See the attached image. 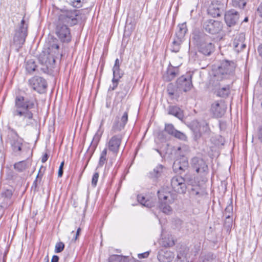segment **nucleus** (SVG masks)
<instances>
[{"label": "nucleus", "instance_id": "nucleus-51", "mask_svg": "<svg viewBox=\"0 0 262 262\" xmlns=\"http://www.w3.org/2000/svg\"><path fill=\"white\" fill-rule=\"evenodd\" d=\"M59 256L56 255H54L52 258L51 262H59Z\"/></svg>", "mask_w": 262, "mask_h": 262}, {"label": "nucleus", "instance_id": "nucleus-31", "mask_svg": "<svg viewBox=\"0 0 262 262\" xmlns=\"http://www.w3.org/2000/svg\"><path fill=\"white\" fill-rule=\"evenodd\" d=\"M183 41V40L179 39L175 37L172 42L171 51L175 53L178 52L180 49L181 45Z\"/></svg>", "mask_w": 262, "mask_h": 262}, {"label": "nucleus", "instance_id": "nucleus-35", "mask_svg": "<svg viewBox=\"0 0 262 262\" xmlns=\"http://www.w3.org/2000/svg\"><path fill=\"white\" fill-rule=\"evenodd\" d=\"M36 65L32 59L28 60L26 63V69L28 72L31 73L36 70Z\"/></svg>", "mask_w": 262, "mask_h": 262}, {"label": "nucleus", "instance_id": "nucleus-37", "mask_svg": "<svg viewBox=\"0 0 262 262\" xmlns=\"http://www.w3.org/2000/svg\"><path fill=\"white\" fill-rule=\"evenodd\" d=\"M113 77L120 79L123 75V73L121 71L120 66H114L113 68Z\"/></svg>", "mask_w": 262, "mask_h": 262}, {"label": "nucleus", "instance_id": "nucleus-10", "mask_svg": "<svg viewBox=\"0 0 262 262\" xmlns=\"http://www.w3.org/2000/svg\"><path fill=\"white\" fill-rule=\"evenodd\" d=\"M123 137L122 134L113 136L106 144L107 150L112 152L114 156L117 155Z\"/></svg>", "mask_w": 262, "mask_h": 262}, {"label": "nucleus", "instance_id": "nucleus-44", "mask_svg": "<svg viewBox=\"0 0 262 262\" xmlns=\"http://www.w3.org/2000/svg\"><path fill=\"white\" fill-rule=\"evenodd\" d=\"M174 137L183 141H186L187 138L185 134L178 130L174 134Z\"/></svg>", "mask_w": 262, "mask_h": 262}, {"label": "nucleus", "instance_id": "nucleus-26", "mask_svg": "<svg viewBox=\"0 0 262 262\" xmlns=\"http://www.w3.org/2000/svg\"><path fill=\"white\" fill-rule=\"evenodd\" d=\"M187 31V29L186 23L179 24L178 26V30L176 32L175 37L179 39L183 40Z\"/></svg>", "mask_w": 262, "mask_h": 262}, {"label": "nucleus", "instance_id": "nucleus-55", "mask_svg": "<svg viewBox=\"0 0 262 262\" xmlns=\"http://www.w3.org/2000/svg\"><path fill=\"white\" fill-rule=\"evenodd\" d=\"M98 178H99V173L98 172H96L94 174L92 180H98Z\"/></svg>", "mask_w": 262, "mask_h": 262}, {"label": "nucleus", "instance_id": "nucleus-4", "mask_svg": "<svg viewBox=\"0 0 262 262\" xmlns=\"http://www.w3.org/2000/svg\"><path fill=\"white\" fill-rule=\"evenodd\" d=\"M236 67L235 63L233 61H223L220 66L214 71V77L217 81L228 79L233 76Z\"/></svg>", "mask_w": 262, "mask_h": 262}, {"label": "nucleus", "instance_id": "nucleus-8", "mask_svg": "<svg viewBox=\"0 0 262 262\" xmlns=\"http://www.w3.org/2000/svg\"><path fill=\"white\" fill-rule=\"evenodd\" d=\"M128 120V111L121 106L120 109L112 127L111 132L116 133L123 129Z\"/></svg>", "mask_w": 262, "mask_h": 262}, {"label": "nucleus", "instance_id": "nucleus-62", "mask_svg": "<svg viewBox=\"0 0 262 262\" xmlns=\"http://www.w3.org/2000/svg\"><path fill=\"white\" fill-rule=\"evenodd\" d=\"M258 82L260 86L262 88V74L259 76Z\"/></svg>", "mask_w": 262, "mask_h": 262}, {"label": "nucleus", "instance_id": "nucleus-33", "mask_svg": "<svg viewBox=\"0 0 262 262\" xmlns=\"http://www.w3.org/2000/svg\"><path fill=\"white\" fill-rule=\"evenodd\" d=\"M191 195L193 197L198 203H200L202 199L205 196V193L203 191L199 192L192 189L191 192Z\"/></svg>", "mask_w": 262, "mask_h": 262}, {"label": "nucleus", "instance_id": "nucleus-34", "mask_svg": "<svg viewBox=\"0 0 262 262\" xmlns=\"http://www.w3.org/2000/svg\"><path fill=\"white\" fill-rule=\"evenodd\" d=\"M188 249L186 248H181L178 252L176 259H183V261L187 259V255L188 253Z\"/></svg>", "mask_w": 262, "mask_h": 262}, {"label": "nucleus", "instance_id": "nucleus-45", "mask_svg": "<svg viewBox=\"0 0 262 262\" xmlns=\"http://www.w3.org/2000/svg\"><path fill=\"white\" fill-rule=\"evenodd\" d=\"M175 86L172 84L169 83L167 86V92L170 96L174 94Z\"/></svg>", "mask_w": 262, "mask_h": 262}, {"label": "nucleus", "instance_id": "nucleus-56", "mask_svg": "<svg viewBox=\"0 0 262 262\" xmlns=\"http://www.w3.org/2000/svg\"><path fill=\"white\" fill-rule=\"evenodd\" d=\"M258 52L259 56L262 58V44L259 46L258 48Z\"/></svg>", "mask_w": 262, "mask_h": 262}, {"label": "nucleus", "instance_id": "nucleus-59", "mask_svg": "<svg viewBox=\"0 0 262 262\" xmlns=\"http://www.w3.org/2000/svg\"><path fill=\"white\" fill-rule=\"evenodd\" d=\"M42 168H43V167H41V168L40 169V170H39L38 173V174H37V176H36V179L39 178V179H41L42 178H41V176H42V174L41 173V169H42Z\"/></svg>", "mask_w": 262, "mask_h": 262}, {"label": "nucleus", "instance_id": "nucleus-42", "mask_svg": "<svg viewBox=\"0 0 262 262\" xmlns=\"http://www.w3.org/2000/svg\"><path fill=\"white\" fill-rule=\"evenodd\" d=\"M120 87L123 90L121 92H118V95H119L121 98H123L127 94L129 91V87L127 84H125L124 85L122 84L120 86Z\"/></svg>", "mask_w": 262, "mask_h": 262}, {"label": "nucleus", "instance_id": "nucleus-63", "mask_svg": "<svg viewBox=\"0 0 262 262\" xmlns=\"http://www.w3.org/2000/svg\"><path fill=\"white\" fill-rule=\"evenodd\" d=\"M114 66H120L119 59L117 58L115 60V64Z\"/></svg>", "mask_w": 262, "mask_h": 262}, {"label": "nucleus", "instance_id": "nucleus-30", "mask_svg": "<svg viewBox=\"0 0 262 262\" xmlns=\"http://www.w3.org/2000/svg\"><path fill=\"white\" fill-rule=\"evenodd\" d=\"M216 95L221 97H226L230 94V87L229 85L219 89L216 91Z\"/></svg>", "mask_w": 262, "mask_h": 262}, {"label": "nucleus", "instance_id": "nucleus-7", "mask_svg": "<svg viewBox=\"0 0 262 262\" xmlns=\"http://www.w3.org/2000/svg\"><path fill=\"white\" fill-rule=\"evenodd\" d=\"M191 166L201 178H206L209 169L208 165L203 159L198 157H193L191 160Z\"/></svg>", "mask_w": 262, "mask_h": 262}, {"label": "nucleus", "instance_id": "nucleus-64", "mask_svg": "<svg viewBox=\"0 0 262 262\" xmlns=\"http://www.w3.org/2000/svg\"><path fill=\"white\" fill-rule=\"evenodd\" d=\"M98 181H92L91 182V185L93 187H95L97 185Z\"/></svg>", "mask_w": 262, "mask_h": 262}, {"label": "nucleus", "instance_id": "nucleus-57", "mask_svg": "<svg viewBox=\"0 0 262 262\" xmlns=\"http://www.w3.org/2000/svg\"><path fill=\"white\" fill-rule=\"evenodd\" d=\"M63 174V168L61 167L59 168L58 172V177L59 178L61 177Z\"/></svg>", "mask_w": 262, "mask_h": 262}, {"label": "nucleus", "instance_id": "nucleus-11", "mask_svg": "<svg viewBox=\"0 0 262 262\" xmlns=\"http://www.w3.org/2000/svg\"><path fill=\"white\" fill-rule=\"evenodd\" d=\"M203 27L208 33L216 34L222 30L223 24L220 21L210 19L203 23Z\"/></svg>", "mask_w": 262, "mask_h": 262}, {"label": "nucleus", "instance_id": "nucleus-32", "mask_svg": "<svg viewBox=\"0 0 262 262\" xmlns=\"http://www.w3.org/2000/svg\"><path fill=\"white\" fill-rule=\"evenodd\" d=\"M203 126L198 121H193L192 122V126H193V132L197 133H201L204 130V128H207V124L205 122L203 124Z\"/></svg>", "mask_w": 262, "mask_h": 262}, {"label": "nucleus", "instance_id": "nucleus-29", "mask_svg": "<svg viewBox=\"0 0 262 262\" xmlns=\"http://www.w3.org/2000/svg\"><path fill=\"white\" fill-rule=\"evenodd\" d=\"M175 244L173 238L171 236H168L163 238L160 242V245L164 248L173 247Z\"/></svg>", "mask_w": 262, "mask_h": 262}, {"label": "nucleus", "instance_id": "nucleus-36", "mask_svg": "<svg viewBox=\"0 0 262 262\" xmlns=\"http://www.w3.org/2000/svg\"><path fill=\"white\" fill-rule=\"evenodd\" d=\"M107 148H104L101 153L99 161V166H102L106 161V156H107Z\"/></svg>", "mask_w": 262, "mask_h": 262}, {"label": "nucleus", "instance_id": "nucleus-14", "mask_svg": "<svg viewBox=\"0 0 262 262\" xmlns=\"http://www.w3.org/2000/svg\"><path fill=\"white\" fill-rule=\"evenodd\" d=\"M226 112V107L224 102L222 101H217L213 103L211 107V112L216 118L221 117Z\"/></svg>", "mask_w": 262, "mask_h": 262}, {"label": "nucleus", "instance_id": "nucleus-2", "mask_svg": "<svg viewBox=\"0 0 262 262\" xmlns=\"http://www.w3.org/2000/svg\"><path fill=\"white\" fill-rule=\"evenodd\" d=\"M35 99H28L24 97L18 95L15 99V106L13 111V115L29 125L33 119L32 109L35 107Z\"/></svg>", "mask_w": 262, "mask_h": 262}, {"label": "nucleus", "instance_id": "nucleus-38", "mask_svg": "<svg viewBox=\"0 0 262 262\" xmlns=\"http://www.w3.org/2000/svg\"><path fill=\"white\" fill-rule=\"evenodd\" d=\"M233 214V205L232 203L230 202L225 209L223 213V215L225 216H232Z\"/></svg>", "mask_w": 262, "mask_h": 262}, {"label": "nucleus", "instance_id": "nucleus-40", "mask_svg": "<svg viewBox=\"0 0 262 262\" xmlns=\"http://www.w3.org/2000/svg\"><path fill=\"white\" fill-rule=\"evenodd\" d=\"M232 5L235 7L244 8L246 3L245 0H232Z\"/></svg>", "mask_w": 262, "mask_h": 262}, {"label": "nucleus", "instance_id": "nucleus-20", "mask_svg": "<svg viewBox=\"0 0 262 262\" xmlns=\"http://www.w3.org/2000/svg\"><path fill=\"white\" fill-rule=\"evenodd\" d=\"M167 172V168L161 164H158L152 171L150 172V178L158 179L165 176Z\"/></svg>", "mask_w": 262, "mask_h": 262}, {"label": "nucleus", "instance_id": "nucleus-13", "mask_svg": "<svg viewBox=\"0 0 262 262\" xmlns=\"http://www.w3.org/2000/svg\"><path fill=\"white\" fill-rule=\"evenodd\" d=\"M224 5L219 1L212 2L208 9V13L213 17H218L224 12Z\"/></svg>", "mask_w": 262, "mask_h": 262}, {"label": "nucleus", "instance_id": "nucleus-9", "mask_svg": "<svg viewBox=\"0 0 262 262\" xmlns=\"http://www.w3.org/2000/svg\"><path fill=\"white\" fill-rule=\"evenodd\" d=\"M28 25L24 19H22L18 30H16L13 37V44L17 49L20 48L24 45L26 37L27 36Z\"/></svg>", "mask_w": 262, "mask_h": 262}, {"label": "nucleus", "instance_id": "nucleus-18", "mask_svg": "<svg viewBox=\"0 0 262 262\" xmlns=\"http://www.w3.org/2000/svg\"><path fill=\"white\" fill-rule=\"evenodd\" d=\"M245 39V35L244 33H240L236 36L233 42V46L236 52H239L246 48Z\"/></svg>", "mask_w": 262, "mask_h": 262}, {"label": "nucleus", "instance_id": "nucleus-12", "mask_svg": "<svg viewBox=\"0 0 262 262\" xmlns=\"http://www.w3.org/2000/svg\"><path fill=\"white\" fill-rule=\"evenodd\" d=\"M30 86L39 93H43L46 92L47 86V82L45 79L38 76H35L29 80Z\"/></svg>", "mask_w": 262, "mask_h": 262}, {"label": "nucleus", "instance_id": "nucleus-60", "mask_svg": "<svg viewBox=\"0 0 262 262\" xmlns=\"http://www.w3.org/2000/svg\"><path fill=\"white\" fill-rule=\"evenodd\" d=\"M40 182L41 181H34L32 186V188L34 187V189H36L38 185V182L40 183Z\"/></svg>", "mask_w": 262, "mask_h": 262}, {"label": "nucleus", "instance_id": "nucleus-25", "mask_svg": "<svg viewBox=\"0 0 262 262\" xmlns=\"http://www.w3.org/2000/svg\"><path fill=\"white\" fill-rule=\"evenodd\" d=\"M13 194L12 189H6L2 193V197L4 199V207H7L11 205L13 203L11 198Z\"/></svg>", "mask_w": 262, "mask_h": 262}, {"label": "nucleus", "instance_id": "nucleus-58", "mask_svg": "<svg viewBox=\"0 0 262 262\" xmlns=\"http://www.w3.org/2000/svg\"><path fill=\"white\" fill-rule=\"evenodd\" d=\"M81 232V228L80 227H79L77 230V231H76V236H75V240H76L78 236H79L80 233Z\"/></svg>", "mask_w": 262, "mask_h": 262}, {"label": "nucleus", "instance_id": "nucleus-47", "mask_svg": "<svg viewBox=\"0 0 262 262\" xmlns=\"http://www.w3.org/2000/svg\"><path fill=\"white\" fill-rule=\"evenodd\" d=\"M119 79L113 77L112 79V85H110L109 90H114L118 85V81Z\"/></svg>", "mask_w": 262, "mask_h": 262}, {"label": "nucleus", "instance_id": "nucleus-27", "mask_svg": "<svg viewBox=\"0 0 262 262\" xmlns=\"http://www.w3.org/2000/svg\"><path fill=\"white\" fill-rule=\"evenodd\" d=\"M168 114L173 115L180 120H182L184 117L183 111L179 107L175 106L169 107Z\"/></svg>", "mask_w": 262, "mask_h": 262}, {"label": "nucleus", "instance_id": "nucleus-53", "mask_svg": "<svg viewBox=\"0 0 262 262\" xmlns=\"http://www.w3.org/2000/svg\"><path fill=\"white\" fill-rule=\"evenodd\" d=\"M257 12L259 13V16L262 17V3L258 7Z\"/></svg>", "mask_w": 262, "mask_h": 262}, {"label": "nucleus", "instance_id": "nucleus-48", "mask_svg": "<svg viewBox=\"0 0 262 262\" xmlns=\"http://www.w3.org/2000/svg\"><path fill=\"white\" fill-rule=\"evenodd\" d=\"M256 136L259 141L262 143V126L259 127Z\"/></svg>", "mask_w": 262, "mask_h": 262}, {"label": "nucleus", "instance_id": "nucleus-22", "mask_svg": "<svg viewBox=\"0 0 262 262\" xmlns=\"http://www.w3.org/2000/svg\"><path fill=\"white\" fill-rule=\"evenodd\" d=\"M15 137L11 142V146L14 152L20 151L21 146L24 142V139L19 137L16 132H15Z\"/></svg>", "mask_w": 262, "mask_h": 262}, {"label": "nucleus", "instance_id": "nucleus-61", "mask_svg": "<svg viewBox=\"0 0 262 262\" xmlns=\"http://www.w3.org/2000/svg\"><path fill=\"white\" fill-rule=\"evenodd\" d=\"M174 262H189L188 259H185V261H183V259H176Z\"/></svg>", "mask_w": 262, "mask_h": 262}, {"label": "nucleus", "instance_id": "nucleus-41", "mask_svg": "<svg viewBox=\"0 0 262 262\" xmlns=\"http://www.w3.org/2000/svg\"><path fill=\"white\" fill-rule=\"evenodd\" d=\"M123 258V257L121 255H112L108 257V261L109 262H120Z\"/></svg>", "mask_w": 262, "mask_h": 262}, {"label": "nucleus", "instance_id": "nucleus-16", "mask_svg": "<svg viewBox=\"0 0 262 262\" xmlns=\"http://www.w3.org/2000/svg\"><path fill=\"white\" fill-rule=\"evenodd\" d=\"M174 257V253L166 248L160 249L157 255V258L160 262H171Z\"/></svg>", "mask_w": 262, "mask_h": 262}, {"label": "nucleus", "instance_id": "nucleus-24", "mask_svg": "<svg viewBox=\"0 0 262 262\" xmlns=\"http://www.w3.org/2000/svg\"><path fill=\"white\" fill-rule=\"evenodd\" d=\"M170 183L174 191L179 193H185L187 187L184 182H180L179 181H170Z\"/></svg>", "mask_w": 262, "mask_h": 262}, {"label": "nucleus", "instance_id": "nucleus-6", "mask_svg": "<svg viewBox=\"0 0 262 262\" xmlns=\"http://www.w3.org/2000/svg\"><path fill=\"white\" fill-rule=\"evenodd\" d=\"M208 38V36L203 33H194L193 36V39L196 40L199 52L205 56H209L214 49V45L207 41Z\"/></svg>", "mask_w": 262, "mask_h": 262}, {"label": "nucleus", "instance_id": "nucleus-52", "mask_svg": "<svg viewBox=\"0 0 262 262\" xmlns=\"http://www.w3.org/2000/svg\"><path fill=\"white\" fill-rule=\"evenodd\" d=\"M48 157H49V156L48 155V154L46 153L42 157V159H41V162L42 163H45L46 162L48 159Z\"/></svg>", "mask_w": 262, "mask_h": 262}, {"label": "nucleus", "instance_id": "nucleus-50", "mask_svg": "<svg viewBox=\"0 0 262 262\" xmlns=\"http://www.w3.org/2000/svg\"><path fill=\"white\" fill-rule=\"evenodd\" d=\"M73 3L76 7H79L81 5V0H74Z\"/></svg>", "mask_w": 262, "mask_h": 262}, {"label": "nucleus", "instance_id": "nucleus-1", "mask_svg": "<svg viewBox=\"0 0 262 262\" xmlns=\"http://www.w3.org/2000/svg\"><path fill=\"white\" fill-rule=\"evenodd\" d=\"M78 10H66L62 12L58 18L56 28V34L61 41L69 42L71 40V35L67 25L73 26L78 23L79 18Z\"/></svg>", "mask_w": 262, "mask_h": 262}, {"label": "nucleus", "instance_id": "nucleus-23", "mask_svg": "<svg viewBox=\"0 0 262 262\" xmlns=\"http://www.w3.org/2000/svg\"><path fill=\"white\" fill-rule=\"evenodd\" d=\"M178 73L179 70L177 67L171 66V67L168 68L166 74L164 76V78L166 81H171L178 75Z\"/></svg>", "mask_w": 262, "mask_h": 262}, {"label": "nucleus", "instance_id": "nucleus-49", "mask_svg": "<svg viewBox=\"0 0 262 262\" xmlns=\"http://www.w3.org/2000/svg\"><path fill=\"white\" fill-rule=\"evenodd\" d=\"M149 252L148 251L145 252L143 253H140L138 254V257L139 258H147L149 255Z\"/></svg>", "mask_w": 262, "mask_h": 262}, {"label": "nucleus", "instance_id": "nucleus-46", "mask_svg": "<svg viewBox=\"0 0 262 262\" xmlns=\"http://www.w3.org/2000/svg\"><path fill=\"white\" fill-rule=\"evenodd\" d=\"M226 218L224 225L225 226L230 228L232 226V216H225Z\"/></svg>", "mask_w": 262, "mask_h": 262}, {"label": "nucleus", "instance_id": "nucleus-54", "mask_svg": "<svg viewBox=\"0 0 262 262\" xmlns=\"http://www.w3.org/2000/svg\"><path fill=\"white\" fill-rule=\"evenodd\" d=\"M208 260V259H207L206 257L201 256L199 258L198 262H207Z\"/></svg>", "mask_w": 262, "mask_h": 262}, {"label": "nucleus", "instance_id": "nucleus-5", "mask_svg": "<svg viewBox=\"0 0 262 262\" xmlns=\"http://www.w3.org/2000/svg\"><path fill=\"white\" fill-rule=\"evenodd\" d=\"M159 199V207L165 214H169L172 212L170 205L174 202V198L169 191L162 188L157 192Z\"/></svg>", "mask_w": 262, "mask_h": 262}, {"label": "nucleus", "instance_id": "nucleus-19", "mask_svg": "<svg viewBox=\"0 0 262 262\" xmlns=\"http://www.w3.org/2000/svg\"><path fill=\"white\" fill-rule=\"evenodd\" d=\"M177 84L179 88L184 92H187L190 90L192 85L191 81V78H188L182 76L177 80Z\"/></svg>", "mask_w": 262, "mask_h": 262}, {"label": "nucleus", "instance_id": "nucleus-21", "mask_svg": "<svg viewBox=\"0 0 262 262\" xmlns=\"http://www.w3.org/2000/svg\"><path fill=\"white\" fill-rule=\"evenodd\" d=\"M137 200L142 205L147 208H151L156 205V201L154 198H146L142 194L137 196Z\"/></svg>", "mask_w": 262, "mask_h": 262}, {"label": "nucleus", "instance_id": "nucleus-17", "mask_svg": "<svg viewBox=\"0 0 262 262\" xmlns=\"http://www.w3.org/2000/svg\"><path fill=\"white\" fill-rule=\"evenodd\" d=\"M238 18V13L235 10H229L225 14V20L229 27L235 25Z\"/></svg>", "mask_w": 262, "mask_h": 262}, {"label": "nucleus", "instance_id": "nucleus-15", "mask_svg": "<svg viewBox=\"0 0 262 262\" xmlns=\"http://www.w3.org/2000/svg\"><path fill=\"white\" fill-rule=\"evenodd\" d=\"M188 160L185 157H182L180 160H176L173 164V170L176 173L181 174L188 168Z\"/></svg>", "mask_w": 262, "mask_h": 262}, {"label": "nucleus", "instance_id": "nucleus-39", "mask_svg": "<svg viewBox=\"0 0 262 262\" xmlns=\"http://www.w3.org/2000/svg\"><path fill=\"white\" fill-rule=\"evenodd\" d=\"M165 130L168 134L173 136H174V134L177 131L171 124H165Z\"/></svg>", "mask_w": 262, "mask_h": 262}, {"label": "nucleus", "instance_id": "nucleus-28", "mask_svg": "<svg viewBox=\"0 0 262 262\" xmlns=\"http://www.w3.org/2000/svg\"><path fill=\"white\" fill-rule=\"evenodd\" d=\"M31 164L29 161H22L15 163L14 167L16 170L21 172L29 168Z\"/></svg>", "mask_w": 262, "mask_h": 262}, {"label": "nucleus", "instance_id": "nucleus-43", "mask_svg": "<svg viewBox=\"0 0 262 262\" xmlns=\"http://www.w3.org/2000/svg\"><path fill=\"white\" fill-rule=\"evenodd\" d=\"M64 248V244L63 242H59L56 244L55 246V252H61Z\"/></svg>", "mask_w": 262, "mask_h": 262}, {"label": "nucleus", "instance_id": "nucleus-3", "mask_svg": "<svg viewBox=\"0 0 262 262\" xmlns=\"http://www.w3.org/2000/svg\"><path fill=\"white\" fill-rule=\"evenodd\" d=\"M59 55V46L56 43H50L47 49L40 53L38 59L40 63L45 65L47 69L52 68L55 63V58Z\"/></svg>", "mask_w": 262, "mask_h": 262}]
</instances>
